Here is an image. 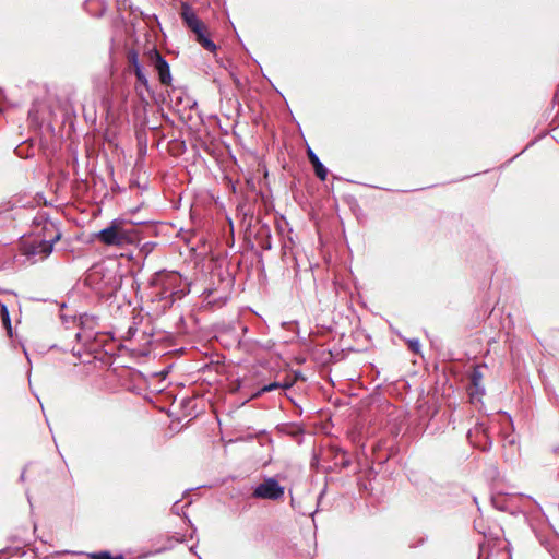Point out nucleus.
<instances>
[{
    "label": "nucleus",
    "mask_w": 559,
    "mask_h": 559,
    "mask_svg": "<svg viewBox=\"0 0 559 559\" xmlns=\"http://www.w3.org/2000/svg\"><path fill=\"white\" fill-rule=\"evenodd\" d=\"M152 284L158 289L155 295L164 301L165 307H170L177 299L187 295L188 289L182 284V278L178 273H158Z\"/></svg>",
    "instance_id": "obj_1"
},
{
    "label": "nucleus",
    "mask_w": 559,
    "mask_h": 559,
    "mask_svg": "<svg viewBox=\"0 0 559 559\" xmlns=\"http://www.w3.org/2000/svg\"><path fill=\"white\" fill-rule=\"evenodd\" d=\"M96 238L106 246L122 247L134 242L136 234L123 218L112 219L108 227L99 230Z\"/></svg>",
    "instance_id": "obj_2"
},
{
    "label": "nucleus",
    "mask_w": 559,
    "mask_h": 559,
    "mask_svg": "<svg viewBox=\"0 0 559 559\" xmlns=\"http://www.w3.org/2000/svg\"><path fill=\"white\" fill-rule=\"evenodd\" d=\"M285 487L274 477H266L253 489L252 497L255 499L277 501L283 499Z\"/></svg>",
    "instance_id": "obj_3"
},
{
    "label": "nucleus",
    "mask_w": 559,
    "mask_h": 559,
    "mask_svg": "<svg viewBox=\"0 0 559 559\" xmlns=\"http://www.w3.org/2000/svg\"><path fill=\"white\" fill-rule=\"evenodd\" d=\"M144 58L157 72L160 83L163 85H170V68L165 58L155 48L148 50Z\"/></svg>",
    "instance_id": "obj_4"
},
{
    "label": "nucleus",
    "mask_w": 559,
    "mask_h": 559,
    "mask_svg": "<svg viewBox=\"0 0 559 559\" xmlns=\"http://www.w3.org/2000/svg\"><path fill=\"white\" fill-rule=\"evenodd\" d=\"M33 225V233L37 239L49 240L50 234L52 237L57 235L58 240L61 237V233L57 228L56 224L44 215L36 216L34 218Z\"/></svg>",
    "instance_id": "obj_5"
},
{
    "label": "nucleus",
    "mask_w": 559,
    "mask_h": 559,
    "mask_svg": "<svg viewBox=\"0 0 559 559\" xmlns=\"http://www.w3.org/2000/svg\"><path fill=\"white\" fill-rule=\"evenodd\" d=\"M58 241V236L49 235V240L35 238L27 249L29 255H40L41 258L48 257L52 252L55 242Z\"/></svg>",
    "instance_id": "obj_6"
},
{
    "label": "nucleus",
    "mask_w": 559,
    "mask_h": 559,
    "mask_svg": "<svg viewBox=\"0 0 559 559\" xmlns=\"http://www.w3.org/2000/svg\"><path fill=\"white\" fill-rule=\"evenodd\" d=\"M128 67L132 71L138 81L144 86L148 87V79L143 67V62L139 58V53L135 50H129L127 53Z\"/></svg>",
    "instance_id": "obj_7"
},
{
    "label": "nucleus",
    "mask_w": 559,
    "mask_h": 559,
    "mask_svg": "<svg viewBox=\"0 0 559 559\" xmlns=\"http://www.w3.org/2000/svg\"><path fill=\"white\" fill-rule=\"evenodd\" d=\"M181 17L186 25L193 32L199 33L201 28H204L203 22L197 16L192 8L186 3L182 2L181 4Z\"/></svg>",
    "instance_id": "obj_8"
},
{
    "label": "nucleus",
    "mask_w": 559,
    "mask_h": 559,
    "mask_svg": "<svg viewBox=\"0 0 559 559\" xmlns=\"http://www.w3.org/2000/svg\"><path fill=\"white\" fill-rule=\"evenodd\" d=\"M331 452L335 460V466H338L340 468H348L352 465L350 455L342 448L333 447L331 448Z\"/></svg>",
    "instance_id": "obj_9"
},
{
    "label": "nucleus",
    "mask_w": 559,
    "mask_h": 559,
    "mask_svg": "<svg viewBox=\"0 0 559 559\" xmlns=\"http://www.w3.org/2000/svg\"><path fill=\"white\" fill-rule=\"evenodd\" d=\"M307 155H308L309 162L313 166L317 177L320 178L321 180H325V178L328 176V169L321 163V160L319 159L317 154L310 147H308Z\"/></svg>",
    "instance_id": "obj_10"
},
{
    "label": "nucleus",
    "mask_w": 559,
    "mask_h": 559,
    "mask_svg": "<svg viewBox=\"0 0 559 559\" xmlns=\"http://www.w3.org/2000/svg\"><path fill=\"white\" fill-rule=\"evenodd\" d=\"M478 435H481V437L485 439V444H483L481 450H489L491 448V441L489 440V437L486 433V428L483 424L477 425L474 429L468 431L467 438L469 442L474 443V437H477Z\"/></svg>",
    "instance_id": "obj_11"
},
{
    "label": "nucleus",
    "mask_w": 559,
    "mask_h": 559,
    "mask_svg": "<svg viewBox=\"0 0 559 559\" xmlns=\"http://www.w3.org/2000/svg\"><path fill=\"white\" fill-rule=\"evenodd\" d=\"M197 41L206 50L214 52L217 46L206 36V27L201 28L199 33H194Z\"/></svg>",
    "instance_id": "obj_12"
},
{
    "label": "nucleus",
    "mask_w": 559,
    "mask_h": 559,
    "mask_svg": "<svg viewBox=\"0 0 559 559\" xmlns=\"http://www.w3.org/2000/svg\"><path fill=\"white\" fill-rule=\"evenodd\" d=\"M491 503L495 507V509H497V510L509 511V507L504 501V497L501 495L492 496Z\"/></svg>",
    "instance_id": "obj_13"
},
{
    "label": "nucleus",
    "mask_w": 559,
    "mask_h": 559,
    "mask_svg": "<svg viewBox=\"0 0 559 559\" xmlns=\"http://www.w3.org/2000/svg\"><path fill=\"white\" fill-rule=\"evenodd\" d=\"M0 314H1L3 325L5 326L8 332L11 333L12 328H11L10 314H9L8 307L4 304H1Z\"/></svg>",
    "instance_id": "obj_14"
},
{
    "label": "nucleus",
    "mask_w": 559,
    "mask_h": 559,
    "mask_svg": "<svg viewBox=\"0 0 559 559\" xmlns=\"http://www.w3.org/2000/svg\"><path fill=\"white\" fill-rule=\"evenodd\" d=\"M281 385H282V382H272L267 385H264L263 388H261L255 394L254 396H260L262 395L263 393H266V392H271L273 390H277V389H281Z\"/></svg>",
    "instance_id": "obj_15"
},
{
    "label": "nucleus",
    "mask_w": 559,
    "mask_h": 559,
    "mask_svg": "<svg viewBox=\"0 0 559 559\" xmlns=\"http://www.w3.org/2000/svg\"><path fill=\"white\" fill-rule=\"evenodd\" d=\"M93 559H124L122 555L112 557L109 551H100L92 555Z\"/></svg>",
    "instance_id": "obj_16"
},
{
    "label": "nucleus",
    "mask_w": 559,
    "mask_h": 559,
    "mask_svg": "<svg viewBox=\"0 0 559 559\" xmlns=\"http://www.w3.org/2000/svg\"><path fill=\"white\" fill-rule=\"evenodd\" d=\"M408 347H409V349L412 352L418 353L419 352V347H420L419 341L417 338L409 340L408 341Z\"/></svg>",
    "instance_id": "obj_17"
},
{
    "label": "nucleus",
    "mask_w": 559,
    "mask_h": 559,
    "mask_svg": "<svg viewBox=\"0 0 559 559\" xmlns=\"http://www.w3.org/2000/svg\"><path fill=\"white\" fill-rule=\"evenodd\" d=\"M481 380V373L478 369H475L472 374V382L475 386H478L479 382Z\"/></svg>",
    "instance_id": "obj_18"
},
{
    "label": "nucleus",
    "mask_w": 559,
    "mask_h": 559,
    "mask_svg": "<svg viewBox=\"0 0 559 559\" xmlns=\"http://www.w3.org/2000/svg\"><path fill=\"white\" fill-rule=\"evenodd\" d=\"M292 385L293 383L289 381L282 382L281 389H289Z\"/></svg>",
    "instance_id": "obj_19"
},
{
    "label": "nucleus",
    "mask_w": 559,
    "mask_h": 559,
    "mask_svg": "<svg viewBox=\"0 0 559 559\" xmlns=\"http://www.w3.org/2000/svg\"><path fill=\"white\" fill-rule=\"evenodd\" d=\"M173 511H174V512L179 511V508H177V503H175V504L173 506Z\"/></svg>",
    "instance_id": "obj_20"
},
{
    "label": "nucleus",
    "mask_w": 559,
    "mask_h": 559,
    "mask_svg": "<svg viewBox=\"0 0 559 559\" xmlns=\"http://www.w3.org/2000/svg\"><path fill=\"white\" fill-rule=\"evenodd\" d=\"M173 511H174V512L179 511V508H177V503H175V504L173 506Z\"/></svg>",
    "instance_id": "obj_21"
},
{
    "label": "nucleus",
    "mask_w": 559,
    "mask_h": 559,
    "mask_svg": "<svg viewBox=\"0 0 559 559\" xmlns=\"http://www.w3.org/2000/svg\"><path fill=\"white\" fill-rule=\"evenodd\" d=\"M554 452L559 455V447H557Z\"/></svg>",
    "instance_id": "obj_22"
}]
</instances>
